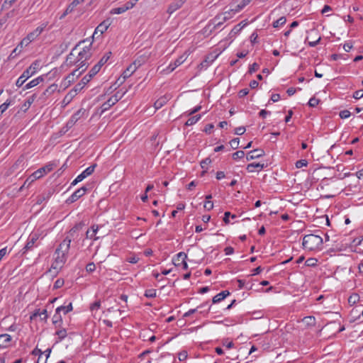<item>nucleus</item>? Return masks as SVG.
Masks as SVG:
<instances>
[{
  "instance_id": "f704fd0d",
  "label": "nucleus",
  "mask_w": 363,
  "mask_h": 363,
  "mask_svg": "<svg viewBox=\"0 0 363 363\" xmlns=\"http://www.w3.org/2000/svg\"><path fill=\"white\" fill-rule=\"evenodd\" d=\"M55 335L58 336L60 341L62 340L67 336V330L65 328L56 331Z\"/></svg>"
},
{
  "instance_id": "2f4dec72",
  "label": "nucleus",
  "mask_w": 363,
  "mask_h": 363,
  "mask_svg": "<svg viewBox=\"0 0 363 363\" xmlns=\"http://www.w3.org/2000/svg\"><path fill=\"white\" fill-rule=\"evenodd\" d=\"M286 17L281 16L277 21H274L272 26L274 28H279V26L284 25L286 23Z\"/></svg>"
},
{
  "instance_id": "13d9d810",
  "label": "nucleus",
  "mask_w": 363,
  "mask_h": 363,
  "mask_svg": "<svg viewBox=\"0 0 363 363\" xmlns=\"http://www.w3.org/2000/svg\"><path fill=\"white\" fill-rule=\"evenodd\" d=\"M86 239H94V240H98L99 237H95V235L91 233V230H88L86 232Z\"/></svg>"
},
{
  "instance_id": "a18cd8bd",
  "label": "nucleus",
  "mask_w": 363,
  "mask_h": 363,
  "mask_svg": "<svg viewBox=\"0 0 363 363\" xmlns=\"http://www.w3.org/2000/svg\"><path fill=\"white\" fill-rule=\"evenodd\" d=\"M9 105H10V101H9V100H7L5 103H4L3 104H1L0 106V116H1L6 111V110L8 108Z\"/></svg>"
},
{
  "instance_id": "cd10ccee",
  "label": "nucleus",
  "mask_w": 363,
  "mask_h": 363,
  "mask_svg": "<svg viewBox=\"0 0 363 363\" xmlns=\"http://www.w3.org/2000/svg\"><path fill=\"white\" fill-rule=\"evenodd\" d=\"M60 313L61 312H57V309H56L55 310V315H53V318H52V323L56 327H60L61 324L62 323V316L60 315Z\"/></svg>"
},
{
  "instance_id": "3c124183",
  "label": "nucleus",
  "mask_w": 363,
  "mask_h": 363,
  "mask_svg": "<svg viewBox=\"0 0 363 363\" xmlns=\"http://www.w3.org/2000/svg\"><path fill=\"white\" fill-rule=\"evenodd\" d=\"M202 307H203V305H200L196 308L190 309L189 311H187L186 313H185L184 314V317H189V316H190L191 315H192L193 313H196L199 308H201Z\"/></svg>"
},
{
  "instance_id": "ea45409f",
  "label": "nucleus",
  "mask_w": 363,
  "mask_h": 363,
  "mask_svg": "<svg viewBox=\"0 0 363 363\" xmlns=\"http://www.w3.org/2000/svg\"><path fill=\"white\" fill-rule=\"evenodd\" d=\"M145 296L147 298H155L156 297V290L154 289H147L145 291Z\"/></svg>"
},
{
  "instance_id": "20e7f679",
  "label": "nucleus",
  "mask_w": 363,
  "mask_h": 363,
  "mask_svg": "<svg viewBox=\"0 0 363 363\" xmlns=\"http://www.w3.org/2000/svg\"><path fill=\"white\" fill-rule=\"evenodd\" d=\"M127 91L121 93L120 91H117L113 96H111L106 102H104L102 106V112H104L109 109L112 106L116 104L118 101H120L123 96L125 95Z\"/></svg>"
},
{
  "instance_id": "603ef678",
  "label": "nucleus",
  "mask_w": 363,
  "mask_h": 363,
  "mask_svg": "<svg viewBox=\"0 0 363 363\" xmlns=\"http://www.w3.org/2000/svg\"><path fill=\"white\" fill-rule=\"evenodd\" d=\"M220 18H221L223 22H225L226 21H228L230 18V17L229 16H223L221 14L217 15L213 18V22H216L218 20H220Z\"/></svg>"
},
{
  "instance_id": "58836bf2",
  "label": "nucleus",
  "mask_w": 363,
  "mask_h": 363,
  "mask_svg": "<svg viewBox=\"0 0 363 363\" xmlns=\"http://www.w3.org/2000/svg\"><path fill=\"white\" fill-rule=\"evenodd\" d=\"M245 156V152L242 150H238L234 152L232 155L233 160H237L238 159H242Z\"/></svg>"
},
{
  "instance_id": "e2e57ef3",
  "label": "nucleus",
  "mask_w": 363,
  "mask_h": 363,
  "mask_svg": "<svg viewBox=\"0 0 363 363\" xmlns=\"http://www.w3.org/2000/svg\"><path fill=\"white\" fill-rule=\"evenodd\" d=\"M204 208L207 210V211H211V209H213V203L212 201H206L205 204H204Z\"/></svg>"
},
{
  "instance_id": "f03ea898",
  "label": "nucleus",
  "mask_w": 363,
  "mask_h": 363,
  "mask_svg": "<svg viewBox=\"0 0 363 363\" xmlns=\"http://www.w3.org/2000/svg\"><path fill=\"white\" fill-rule=\"evenodd\" d=\"M302 245L304 249L309 251L320 250L323 245V238L318 235H306L303 237Z\"/></svg>"
},
{
  "instance_id": "a19ab883",
  "label": "nucleus",
  "mask_w": 363,
  "mask_h": 363,
  "mask_svg": "<svg viewBox=\"0 0 363 363\" xmlns=\"http://www.w3.org/2000/svg\"><path fill=\"white\" fill-rule=\"evenodd\" d=\"M84 87V85H82V82L77 83L74 89L70 91L69 94H72V92L74 93V94H77L78 91H80Z\"/></svg>"
},
{
  "instance_id": "774afa93",
  "label": "nucleus",
  "mask_w": 363,
  "mask_h": 363,
  "mask_svg": "<svg viewBox=\"0 0 363 363\" xmlns=\"http://www.w3.org/2000/svg\"><path fill=\"white\" fill-rule=\"evenodd\" d=\"M99 72L96 67H93L88 74L93 78Z\"/></svg>"
},
{
  "instance_id": "c85d7f7f",
  "label": "nucleus",
  "mask_w": 363,
  "mask_h": 363,
  "mask_svg": "<svg viewBox=\"0 0 363 363\" xmlns=\"http://www.w3.org/2000/svg\"><path fill=\"white\" fill-rule=\"evenodd\" d=\"M73 309L72 303H69L67 306H59L57 308V312H63L64 314H67V313L72 311Z\"/></svg>"
},
{
  "instance_id": "f8f14e48",
  "label": "nucleus",
  "mask_w": 363,
  "mask_h": 363,
  "mask_svg": "<svg viewBox=\"0 0 363 363\" xmlns=\"http://www.w3.org/2000/svg\"><path fill=\"white\" fill-rule=\"evenodd\" d=\"M264 155V151L262 149H255L249 152L246 155V160L247 161L259 158Z\"/></svg>"
},
{
  "instance_id": "6e6d98bb",
  "label": "nucleus",
  "mask_w": 363,
  "mask_h": 363,
  "mask_svg": "<svg viewBox=\"0 0 363 363\" xmlns=\"http://www.w3.org/2000/svg\"><path fill=\"white\" fill-rule=\"evenodd\" d=\"M135 5V3L133 0H130L128 2H126L123 6L125 9V11H128V10L132 9Z\"/></svg>"
},
{
  "instance_id": "49530a36",
  "label": "nucleus",
  "mask_w": 363,
  "mask_h": 363,
  "mask_svg": "<svg viewBox=\"0 0 363 363\" xmlns=\"http://www.w3.org/2000/svg\"><path fill=\"white\" fill-rule=\"evenodd\" d=\"M96 269V265L94 262H89L86 266V271L89 273L93 272Z\"/></svg>"
},
{
  "instance_id": "f3484780",
  "label": "nucleus",
  "mask_w": 363,
  "mask_h": 363,
  "mask_svg": "<svg viewBox=\"0 0 363 363\" xmlns=\"http://www.w3.org/2000/svg\"><path fill=\"white\" fill-rule=\"evenodd\" d=\"M57 89V85L55 84L49 86L42 94L41 96L39 97L40 100L44 101L48 96L54 93Z\"/></svg>"
},
{
  "instance_id": "423d86ee",
  "label": "nucleus",
  "mask_w": 363,
  "mask_h": 363,
  "mask_svg": "<svg viewBox=\"0 0 363 363\" xmlns=\"http://www.w3.org/2000/svg\"><path fill=\"white\" fill-rule=\"evenodd\" d=\"M138 67L136 65V62H134L133 63L130 64L125 70L123 71V74H121V77H119L117 80V82L120 81V84H122L127 78L130 77L137 69Z\"/></svg>"
},
{
  "instance_id": "bf43d9fd",
  "label": "nucleus",
  "mask_w": 363,
  "mask_h": 363,
  "mask_svg": "<svg viewBox=\"0 0 363 363\" xmlns=\"http://www.w3.org/2000/svg\"><path fill=\"white\" fill-rule=\"evenodd\" d=\"M43 352L41 351V350L38 349V348H35L33 352H32V354L33 355H35V356H38V359H40L42 355H43Z\"/></svg>"
},
{
  "instance_id": "c03bdc74",
  "label": "nucleus",
  "mask_w": 363,
  "mask_h": 363,
  "mask_svg": "<svg viewBox=\"0 0 363 363\" xmlns=\"http://www.w3.org/2000/svg\"><path fill=\"white\" fill-rule=\"evenodd\" d=\"M308 165V161L306 160H300L296 162V168H301L303 167H306Z\"/></svg>"
},
{
  "instance_id": "dca6fc26",
  "label": "nucleus",
  "mask_w": 363,
  "mask_h": 363,
  "mask_svg": "<svg viewBox=\"0 0 363 363\" xmlns=\"http://www.w3.org/2000/svg\"><path fill=\"white\" fill-rule=\"evenodd\" d=\"M38 235L37 234L30 235V237L28 238V242H27L26 246L23 248V250H25L24 252L28 250H32L33 247H34L35 242L38 240Z\"/></svg>"
},
{
  "instance_id": "5fc2aeb1",
  "label": "nucleus",
  "mask_w": 363,
  "mask_h": 363,
  "mask_svg": "<svg viewBox=\"0 0 363 363\" xmlns=\"http://www.w3.org/2000/svg\"><path fill=\"white\" fill-rule=\"evenodd\" d=\"M353 97L355 99H359L363 97V89H359L354 92Z\"/></svg>"
},
{
  "instance_id": "a211bd4d",
  "label": "nucleus",
  "mask_w": 363,
  "mask_h": 363,
  "mask_svg": "<svg viewBox=\"0 0 363 363\" xmlns=\"http://www.w3.org/2000/svg\"><path fill=\"white\" fill-rule=\"evenodd\" d=\"M96 167V164H94L91 166H89V167H87L84 171H83L79 175H78L79 177V179H81L82 181L85 179L86 177L91 175L95 168Z\"/></svg>"
},
{
  "instance_id": "4c0bfd02",
  "label": "nucleus",
  "mask_w": 363,
  "mask_h": 363,
  "mask_svg": "<svg viewBox=\"0 0 363 363\" xmlns=\"http://www.w3.org/2000/svg\"><path fill=\"white\" fill-rule=\"evenodd\" d=\"M246 6V3H245L242 0L240 4L236 5L235 8L231 9L230 11H232L233 13H237L242 10L245 6Z\"/></svg>"
},
{
  "instance_id": "2eb2a0df",
  "label": "nucleus",
  "mask_w": 363,
  "mask_h": 363,
  "mask_svg": "<svg viewBox=\"0 0 363 363\" xmlns=\"http://www.w3.org/2000/svg\"><path fill=\"white\" fill-rule=\"evenodd\" d=\"M84 226V223L83 222H79L74 225L70 230L69 231V237L73 239L76 238L77 236L76 235L77 233L82 230L83 227Z\"/></svg>"
},
{
  "instance_id": "b1692460",
  "label": "nucleus",
  "mask_w": 363,
  "mask_h": 363,
  "mask_svg": "<svg viewBox=\"0 0 363 363\" xmlns=\"http://www.w3.org/2000/svg\"><path fill=\"white\" fill-rule=\"evenodd\" d=\"M169 98L167 96H163L158 99L154 104V107L156 110L162 108L168 101Z\"/></svg>"
},
{
  "instance_id": "0e129e2a",
  "label": "nucleus",
  "mask_w": 363,
  "mask_h": 363,
  "mask_svg": "<svg viewBox=\"0 0 363 363\" xmlns=\"http://www.w3.org/2000/svg\"><path fill=\"white\" fill-rule=\"evenodd\" d=\"M201 108V106H196L195 108H194L192 110L189 111L188 113H187V115L188 116H191L197 112H199Z\"/></svg>"
},
{
  "instance_id": "aec40b11",
  "label": "nucleus",
  "mask_w": 363,
  "mask_h": 363,
  "mask_svg": "<svg viewBox=\"0 0 363 363\" xmlns=\"http://www.w3.org/2000/svg\"><path fill=\"white\" fill-rule=\"evenodd\" d=\"M43 81V76L38 77L31 80L28 84H26L25 85V86L23 87V89L26 90V89L33 88V87L37 86L38 84H39Z\"/></svg>"
},
{
  "instance_id": "052dcab7",
  "label": "nucleus",
  "mask_w": 363,
  "mask_h": 363,
  "mask_svg": "<svg viewBox=\"0 0 363 363\" xmlns=\"http://www.w3.org/2000/svg\"><path fill=\"white\" fill-rule=\"evenodd\" d=\"M91 79L92 78L89 74H86L82 79L80 82H82V85L85 86L87 83L90 82Z\"/></svg>"
},
{
  "instance_id": "09e8293b",
  "label": "nucleus",
  "mask_w": 363,
  "mask_h": 363,
  "mask_svg": "<svg viewBox=\"0 0 363 363\" xmlns=\"http://www.w3.org/2000/svg\"><path fill=\"white\" fill-rule=\"evenodd\" d=\"M319 102H320L319 99H318L315 97H313V98L310 99L308 104L311 107H315L319 104Z\"/></svg>"
},
{
  "instance_id": "9d476101",
  "label": "nucleus",
  "mask_w": 363,
  "mask_h": 363,
  "mask_svg": "<svg viewBox=\"0 0 363 363\" xmlns=\"http://www.w3.org/2000/svg\"><path fill=\"white\" fill-rule=\"evenodd\" d=\"M71 241V238L67 236L65 240L60 244L59 247L56 249L55 253L63 252L67 254L70 247Z\"/></svg>"
},
{
  "instance_id": "393cba45",
  "label": "nucleus",
  "mask_w": 363,
  "mask_h": 363,
  "mask_svg": "<svg viewBox=\"0 0 363 363\" xmlns=\"http://www.w3.org/2000/svg\"><path fill=\"white\" fill-rule=\"evenodd\" d=\"M184 61V59H183V56H181L179 57H178L173 64H170L168 67H167V71L169 72H171L172 71H174L178 66H179L180 65H182Z\"/></svg>"
},
{
  "instance_id": "5701e85b",
  "label": "nucleus",
  "mask_w": 363,
  "mask_h": 363,
  "mask_svg": "<svg viewBox=\"0 0 363 363\" xmlns=\"http://www.w3.org/2000/svg\"><path fill=\"white\" fill-rule=\"evenodd\" d=\"M36 97H37L36 94H33L32 96L28 97L26 101L22 105L21 109H23L24 111H26L27 109H28L29 107L30 106V105L35 101Z\"/></svg>"
},
{
  "instance_id": "4be33fe9",
  "label": "nucleus",
  "mask_w": 363,
  "mask_h": 363,
  "mask_svg": "<svg viewBox=\"0 0 363 363\" xmlns=\"http://www.w3.org/2000/svg\"><path fill=\"white\" fill-rule=\"evenodd\" d=\"M229 295H230V292L228 291H223L220 293L216 295L213 298V300H212L213 303H218V302L221 301L222 300H223L224 298H225Z\"/></svg>"
},
{
  "instance_id": "864d4df0",
  "label": "nucleus",
  "mask_w": 363,
  "mask_h": 363,
  "mask_svg": "<svg viewBox=\"0 0 363 363\" xmlns=\"http://www.w3.org/2000/svg\"><path fill=\"white\" fill-rule=\"evenodd\" d=\"M246 129L244 126H240L235 129V134L242 135L245 133Z\"/></svg>"
},
{
  "instance_id": "bb28decb",
  "label": "nucleus",
  "mask_w": 363,
  "mask_h": 363,
  "mask_svg": "<svg viewBox=\"0 0 363 363\" xmlns=\"http://www.w3.org/2000/svg\"><path fill=\"white\" fill-rule=\"evenodd\" d=\"M242 22L240 23L239 24L234 26V28L231 30L230 33H229V36L230 38L235 37L237 34H238L246 25L245 23L242 25Z\"/></svg>"
},
{
  "instance_id": "6ab92c4d",
  "label": "nucleus",
  "mask_w": 363,
  "mask_h": 363,
  "mask_svg": "<svg viewBox=\"0 0 363 363\" xmlns=\"http://www.w3.org/2000/svg\"><path fill=\"white\" fill-rule=\"evenodd\" d=\"M11 341V337L9 334L0 335V347H7Z\"/></svg>"
},
{
  "instance_id": "a878e982",
  "label": "nucleus",
  "mask_w": 363,
  "mask_h": 363,
  "mask_svg": "<svg viewBox=\"0 0 363 363\" xmlns=\"http://www.w3.org/2000/svg\"><path fill=\"white\" fill-rule=\"evenodd\" d=\"M264 167H265L264 164L252 162V163L247 164L246 169L249 172H254L255 169L256 168H258L259 170H261V169H264Z\"/></svg>"
},
{
  "instance_id": "4468645a",
  "label": "nucleus",
  "mask_w": 363,
  "mask_h": 363,
  "mask_svg": "<svg viewBox=\"0 0 363 363\" xmlns=\"http://www.w3.org/2000/svg\"><path fill=\"white\" fill-rule=\"evenodd\" d=\"M84 0H74L72 3H70L67 9H65V12L62 14V16L60 17V19L64 18L67 14L70 13L73 11L74 8L81 2H83Z\"/></svg>"
},
{
  "instance_id": "ddd939ff",
  "label": "nucleus",
  "mask_w": 363,
  "mask_h": 363,
  "mask_svg": "<svg viewBox=\"0 0 363 363\" xmlns=\"http://www.w3.org/2000/svg\"><path fill=\"white\" fill-rule=\"evenodd\" d=\"M184 3V0H174L172 2L167 9V13L169 14L173 13L174 11L180 9Z\"/></svg>"
},
{
  "instance_id": "79ce46f5",
  "label": "nucleus",
  "mask_w": 363,
  "mask_h": 363,
  "mask_svg": "<svg viewBox=\"0 0 363 363\" xmlns=\"http://www.w3.org/2000/svg\"><path fill=\"white\" fill-rule=\"evenodd\" d=\"M111 55V52H106L99 60V64L104 65L108 60Z\"/></svg>"
},
{
  "instance_id": "f257e3e1",
  "label": "nucleus",
  "mask_w": 363,
  "mask_h": 363,
  "mask_svg": "<svg viewBox=\"0 0 363 363\" xmlns=\"http://www.w3.org/2000/svg\"><path fill=\"white\" fill-rule=\"evenodd\" d=\"M86 40L80 41L71 51V52L67 57V62L68 64H73L79 62L78 64L79 69H82V72H84L88 67L89 64L86 62L91 57V52H90V48L92 45L93 40L90 42L89 46H85L83 50L77 53V56L75 59L76 50L79 44L84 43Z\"/></svg>"
},
{
  "instance_id": "37998d69",
  "label": "nucleus",
  "mask_w": 363,
  "mask_h": 363,
  "mask_svg": "<svg viewBox=\"0 0 363 363\" xmlns=\"http://www.w3.org/2000/svg\"><path fill=\"white\" fill-rule=\"evenodd\" d=\"M239 143H240V140L239 138H234L233 140H231L230 141V145L231 146V147L234 150L238 148L239 147Z\"/></svg>"
},
{
  "instance_id": "e433bc0d",
  "label": "nucleus",
  "mask_w": 363,
  "mask_h": 363,
  "mask_svg": "<svg viewBox=\"0 0 363 363\" xmlns=\"http://www.w3.org/2000/svg\"><path fill=\"white\" fill-rule=\"evenodd\" d=\"M125 9L123 7V6L112 9L110 11L111 14H121L124 12H125Z\"/></svg>"
},
{
  "instance_id": "69168bd1",
  "label": "nucleus",
  "mask_w": 363,
  "mask_h": 363,
  "mask_svg": "<svg viewBox=\"0 0 363 363\" xmlns=\"http://www.w3.org/2000/svg\"><path fill=\"white\" fill-rule=\"evenodd\" d=\"M48 318V312L46 309L40 311V318L42 320L46 321Z\"/></svg>"
},
{
  "instance_id": "4d7b16f0",
  "label": "nucleus",
  "mask_w": 363,
  "mask_h": 363,
  "mask_svg": "<svg viewBox=\"0 0 363 363\" xmlns=\"http://www.w3.org/2000/svg\"><path fill=\"white\" fill-rule=\"evenodd\" d=\"M64 284V280L62 279H58L55 281L54 284V288L55 289H59L62 287Z\"/></svg>"
},
{
  "instance_id": "0eeeda50",
  "label": "nucleus",
  "mask_w": 363,
  "mask_h": 363,
  "mask_svg": "<svg viewBox=\"0 0 363 363\" xmlns=\"http://www.w3.org/2000/svg\"><path fill=\"white\" fill-rule=\"evenodd\" d=\"M186 254L184 252H180L177 255V257L173 259V264L175 266H179L182 264L183 269L186 270L188 269V264L186 262Z\"/></svg>"
},
{
  "instance_id": "680f3d73",
  "label": "nucleus",
  "mask_w": 363,
  "mask_h": 363,
  "mask_svg": "<svg viewBox=\"0 0 363 363\" xmlns=\"http://www.w3.org/2000/svg\"><path fill=\"white\" fill-rule=\"evenodd\" d=\"M214 128V125L211 123H209V124H207L204 129H203V131L206 133H211V130L213 129Z\"/></svg>"
},
{
  "instance_id": "473e14b6",
  "label": "nucleus",
  "mask_w": 363,
  "mask_h": 363,
  "mask_svg": "<svg viewBox=\"0 0 363 363\" xmlns=\"http://www.w3.org/2000/svg\"><path fill=\"white\" fill-rule=\"evenodd\" d=\"M78 68L74 70L71 74H69L67 77V79H69V81L74 80V77H79L83 72H82V69H79V66L77 65Z\"/></svg>"
},
{
  "instance_id": "1a4fd4ad",
  "label": "nucleus",
  "mask_w": 363,
  "mask_h": 363,
  "mask_svg": "<svg viewBox=\"0 0 363 363\" xmlns=\"http://www.w3.org/2000/svg\"><path fill=\"white\" fill-rule=\"evenodd\" d=\"M52 169V167L50 165H48V166H46V167H41V168L38 169V170L34 172L30 175V179H31L30 182H33L35 180L41 178L45 174H46L47 172H50Z\"/></svg>"
},
{
  "instance_id": "39448f33",
  "label": "nucleus",
  "mask_w": 363,
  "mask_h": 363,
  "mask_svg": "<svg viewBox=\"0 0 363 363\" xmlns=\"http://www.w3.org/2000/svg\"><path fill=\"white\" fill-rule=\"evenodd\" d=\"M48 23H43L40 26H38L33 31L29 33L27 36L24 38V41H26V45L35 40L43 31L47 26Z\"/></svg>"
},
{
  "instance_id": "6e6552de",
  "label": "nucleus",
  "mask_w": 363,
  "mask_h": 363,
  "mask_svg": "<svg viewBox=\"0 0 363 363\" xmlns=\"http://www.w3.org/2000/svg\"><path fill=\"white\" fill-rule=\"evenodd\" d=\"M87 191V188L86 186H82V188L75 191L67 200V203H72L83 196L86 191Z\"/></svg>"
},
{
  "instance_id": "7c9ffc66",
  "label": "nucleus",
  "mask_w": 363,
  "mask_h": 363,
  "mask_svg": "<svg viewBox=\"0 0 363 363\" xmlns=\"http://www.w3.org/2000/svg\"><path fill=\"white\" fill-rule=\"evenodd\" d=\"M303 322L307 326H313L315 325V318L313 316H306L303 318Z\"/></svg>"
},
{
  "instance_id": "338daca9",
  "label": "nucleus",
  "mask_w": 363,
  "mask_h": 363,
  "mask_svg": "<svg viewBox=\"0 0 363 363\" xmlns=\"http://www.w3.org/2000/svg\"><path fill=\"white\" fill-rule=\"evenodd\" d=\"M248 93H249V90L247 89H241L238 92V96H239L240 98H242V97H244L246 95H247Z\"/></svg>"
},
{
  "instance_id": "c756f323",
  "label": "nucleus",
  "mask_w": 363,
  "mask_h": 363,
  "mask_svg": "<svg viewBox=\"0 0 363 363\" xmlns=\"http://www.w3.org/2000/svg\"><path fill=\"white\" fill-rule=\"evenodd\" d=\"M201 117V114H198L189 118L185 123V125L190 126L195 124Z\"/></svg>"
},
{
  "instance_id": "7ed1b4c3",
  "label": "nucleus",
  "mask_w": 363,
  "mask_h": 363,
  "mask_svg": "<svg viewBox=\"0 0 363 363\" xmlns=\"http://www.w3.org/2000/svg\"><path fill=\"white\" fill-rule=\"evenodd\" d=\"M40 66V63L38 60L34 61L30 66L27 68L23 74L18 77L16 82L17 87H21L25 82L35 74Z\"/></svg>"
},
{
  "instance_id": "de8ad7c7",
  "label": "nucleus",
  "mask_w": 363,
  "mask_h": 363,
  "mask_svg": "<svg viewBox=\"0 0 363 363\" xmlns=\"http://www.w3.org/2000/svg\"><path fill=\"white\" fill-rule=\"evenodd\" d=\"M259 68V65L256 63V62H254L252 65H250V67H249V70H248V72L250 74H252L253 72H255L256 71H257Z\"/></svg>"
},
{
  "instance_id": "c9c22d12",
  "label": "nucleus",
  "mask_w": 363,
  "mask_h": 363,
  "mask_svg": "<svg viewBox=\"0 0 363 363\" xmlns=\"http://www.w3.org/2000/svg\"><path fill=\"white\" fill-rule=\"evenodd\" d=\"M305 264L308 267H316L318 264V259L315 258H308L305 262Z\"/></svg>"
},
{
  "instance_id": "8fccbe9b",
  "label": "nucleus",
  "mask_w": 363,
  "mask_h": 363,
  "mask_svg": "<svg viewBox=\"0 0 363 363\" xmlns=\"http://www.w3.org/2000/svg\"><path fill=\"white\" fill-rule=\"evenodd\" d=\"M350 115L351 113L348 110L341 111L339 113L340 117L342 119L349 118Z\"/></svg>"
},
{
  "instance_id": "412c9836",
  "label": "nucleus",
  "mask_w": 363,
  "mask_h": 363,
  "mask_svg": "<svg viewBox=\"0 0 363 363\" xmlns=\"http://www.w3.org/2000/svg\"><path fill=\"white\" fill-rule=\"evenodd\" d=\"M56 254H57V257H55V262L56 264V266L54 267V268H57L59 264L62 265L67 259V254H65L63 252H59V253H56Z\"/></svg>"
},
{
  "instance_id": "72a5a7b5",
  "label": "nucleus",
  "mask_w": 363,
  "mask_h": 363,
  "mask_svg": "<svg viewBox=\"0 0 363 363\" xmlns=\"http://www.w3.org/2000/svg\"><path fill=\"white\" fill-rule=\"evenodd\" d=\"M359 301V296L357 294H352L349 298L348 302L350 305H354Z\"/></svg>"
},
{
  "instance_id": "9b49d317",
  "label": "nucleus",
  "mask_w": 363,
  "mask_h": 363,
  "mask_svg": "<svg viewBox=\"0 0 363 363\" xmlns=\"http://www.w3.org/2000/svg\"><path fill=\"white\" fill-rule=\"evenodd\" d=\"M111 22L110 21L109 18H107L106 20H104L103 22H101L95 29L94 30V33L93 34V36L92 38H94V35H96V33H98L99 32L101 33V34H103L105 31H106V30L108 29V28L110 26Z\"/></svg>"
}]
</instances>
